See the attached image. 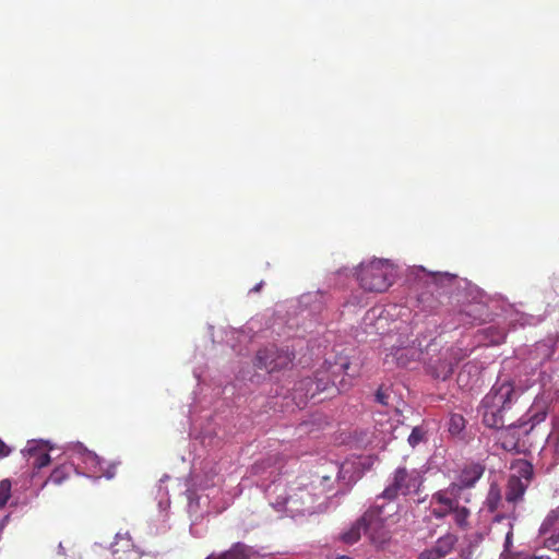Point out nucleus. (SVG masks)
<instances>
[{
    "instance_id": "1",
    "label": "nucleus",
    "mask_w": 559,
    "mask_h": 559,
    "mask_svg": "<svg viewBox=\"0 0 559 559\" xmlns=\"http://www.w3.org/2000/svg\"><path fill=\"white\" fill-rule=\"evenodd\" d=\"M534 325L540 319L519 313L501 296L490 297L466 278L456 276V330H474L473 346H495L507 337L506 323Z\"/></svg>"
},
{
    "instance_id": "2",
    "label": "nucleus",
    "mask_w": 559,
    "mask_h": 559,
    "mask_svg": "<svg viewBox=\"0 0 559 559\" xmlns=\"http://www.w3.org/2000/svg\"><path fill=\"white\" fill-rule=\"evenodd\" d=\"M548 415V404L536 399L516 423L501 428L499 440L507 451L523 452L530 445V436Z\"/></svg>"
},
{
    "instance_id": "3",
    "label": "nucleus",
    "mask_w": 559,
    "mask_h": 559,
    "mask_svg": "<svg viewBox=\"0 0 559 559\" xmlns=\"http://www.w3.org/2000/svg\"><path fill=\"white\" fill-rule=\"evenodd\" d=\"M522 394L520 386L511 381H497L490 391L483 397L479 414L488 428H503L504 415L518 402Z\"/></svg>"
},
{
    "instance_id": "4",
    "label": "nucleus",
    "mask_w": 559,
    "mask_h": 559,
    "mask_svg": "<svg viewBox=\"0 0 559 559\" xmlns=\"http://www.w3.org/2000/svg\"><path fill=\"white\" fill-rule=\"evenodd\" d=\"M397 503L385 504L378 501L371 506L361 516L364 533L368 535L374 545H383L390 538L386 521L397 512Z\"/></svg>"
},
{
    "instance_id": "5",
    "label": "nucleus",
    "mask_w": 559,
    "mask_h": 559,
    "mask_svg": "<svg viewBox=\"0 0 559 559\" xmlns=\"http://www.w3.org/2000/svg\"><path fill=\"white\" fill-rule=\"evenodd\" d=\"M485 469L483 461L473 459L465 460L456 466V526H462L469 514L467 508L457 506L461 499L465 502L469 501V496H465L463 491L474 488Z\"/></svg>"
},
{
    "instance_id": "6",
    "label": "nucleus",
    "mask_w": 559,
    "mask_h": 559,
    "mask_svg": "<svg viewBox=\"0 0 559 559\" xmlns=\"http://www.w3.org/2000/svg\"><path fill=\"white\" fill-rule=\"evenodd\" d=\"M528 360L532 366L539 368L544 385L552 376L559 377V338L547 337L537 342L530 352Z\"/></svg>"
},
{
    "instance_id": "7",
    "label": "nucleus",
    "mask_w": 559,
    "mask_h": 559,
    "mask_svg": "<svg viewBox=\"0 0 559 559\" xmlns=\"http://www.w3.org/2000/svg\"><path fill=\"white\" fill-rule=\"evenodd\" d=\"M421 485V476L416 469L408 471L405 466L397 467L388 479V485L378 501L385 504L396 503L399 496L416 492Z\"/></svg>"
},
{
    "instance_id": "8",
    "label": "nucleus",
    "mask_w": 559,
    "mask_h": 559,
    "mask_svg": "<svg viewBox=\"0 0 559 559\" xmlns=\"http://www.w3.org/2000/svg\"><path fill=\"white\" fill-rule=\"evenodd\" d=\"M316 489L317 487L312 484L294 483L289 486L284 497L278 496L275 504L278 508H285L290 513L304 514L305 512H310L318 498Z\"/></svg>"
},
{
    "instance_id": "9",
    "label": "nucleus",
    "mask_w": 559,
    "mask_h": 559,
    "mask_svg": "<svg viewBox=\"0 0 559 559\" xmlns=\"http://www.w3.org/2000/svg\"><path fill=\"white\" fill-rule=\"evenodd\" d=\"M391 276L390 265L382 260L361 264L358 272L360 286L365 290L372 293L385 292L392 284Z\"/></svg>"
},
{
    "instance_id": "10",
    "label": "nucleus",
    "mask_w": 559,
    "mask_h": 559,
    "mask_svg": "<svg viewBox=\"0 0 559 559\" xmlns=\"http://www.w3.org/2000/svg\"><path fill=\"white\" fill-rule=\"evenodd\" d=\"M295 358L288 349L278 348L275 345L266 346L258 350L254 366L264 369L269 373L287 369Z\"/></svg>"
},
{
    "instance_id": "11",
    "label": "nucleus",
    "mask_w": 559,
    "mask_h": 559,
    "mask_svg": "<svg viewBox=\"0 0 559 559\" xmlns=\"http://www.w3.org/2000/svg\"><path fill=\"white\" fill-rule=\"evenodd\" d=\"M533 476V467L530 463L524 462L519 465L516 474L508 479L504 497L508 503L518 504L523 500V496Z\"/></svg>"
},
{
    "instance_id": "12",
    "label": "nucleus",
    "mask_w": 559,
    "mask_h": 559,
    "mask_svg": "<svg viewBox=\"0 0 559 559\" xmlns=\"http://www.w3.org/2000/svg\"><path fill=\"white\" fill-rule=\"evenodd\" d=\"M70 452L71 463L79 466L82 464L84 475L93 478H100L105 475L103 462L96 453L87 450L82 444L74 445Z\"/></svg>"
},
{
    "instance_id": "13",
    "label": "nucleus",
    "mask_w": 559,
    "mask_h": 559,
    "mask_svg": "<svg viewBox=\"0 0 559 559\" xmlns=\"http://www.w3.org/2000/svg\"><path fill=\"white\" fill-rule=\"evenodd\" d=\"M115 559H139L140 551L135 548L129 534H117L111 544Z\"/></svg>"
},
{
    "instance_id": "14",
    "label": "nucleus",
    "mask_w": 559,
    "mask_h": 559,
    "mask_svg": "<svg viewBox=\"0 0 559 559\" xmlns=\"http://www.w3.org/2000/svg\"><path fill=\"white\" fill-rule=\"evenodd\" d=\"M453 548L454 535L447 534L440 537L433 547L421 551L418 556V559H441L450 554Z\"/></svg>"
},
{
    "instance_id": "15",
    "label": "nucleus",
    "mask_w": 559,
    "mask_h": 559,
    "mask_svg": "<svg viewBox=\"0 0 559 559\" xmlns=\"http://www.w3.org/2000/svg\"><path fill=\"white\" fill-rule=\"evenodd\" d=\"M254 554L252 547L243 543H235L228 550L211 554L205 559H251Z\"/></svg>"
},
{
    "instance_id": "16",
    "label": "nucleus",
    "mask_w": 559,
    "mask_h": 559,
    "mask_svg": "<svg viewBox=\"0 0 559 559\" xmlns=\"http://www.w3.org/2000/svg\"><path fill=\"white\" fill-rule=\"evenodd\" d=\"M432 513L442 518L454 510L453 500L443 492H437L431 500Z\"/></svg>"
},
{
    "instance_id": "17",
    "label": "nucleus",
    "mask_w": 559,
    "mask_h": 559,
    "mask_svg": "<svg viewBox=\"0 0 559 559\" xmlns=\"http://www.w3.org/2000/svg\"><path fill=\"white\" fill-rule=\"evenodd\" d=\"M76 472V467L73 463H63L53 468L45 485L51 483L56 486L63 484L71 475Z\"/></svg>"
},
{
    "instance_id": "18",
    "label": "nucleus",
    "mask_w": 559,
    "mask_h": 559,
    "mask_svg": "<svg viewBox=\"0 0 559 559\" xmlns=\"http://www.w3.org/2000/svg\"><path fill=\"white\" fill-rule=\"evenodd\" d=\"M484 534L478 531H473L464 537V542L461 545L460 555L464 559H468L474 550L479 546L483 542Z\"/></svg>"
},
{
    "instance_id": "19",
    "label": "nucleus",
    "mask_w": 559,
    "mask_h": 559,
    "mask_svg": "<svg viewBox=\"0 0 559 559\" xmlns=\"http://www.w3.org/2000/svg\"><path fill=\"white\" fill-rule=\"evenodd\" d=\"M321 372H318L314 379L307 378L300 381V388H307L310 397H314L316 394L328 390L330 380L320 377Z\"/></svg>"
},
{
    "instance_id": "20",
    "label": "nucleus",
    "mask_w": 559,
    "mask_h": 559,
    "mask_svg": "<svg viewBox=\"0 0 559 559\" xmlns=\"http://www.w3.org/2000/svg\"><path fill=\"white\" fill-rule=\"evenodd\" d=\"M559 520V509L551 510L543 523L540 524V527L538 530V538L545 535H548L549 533L554 532L555 530H558L557 522Z\"/></svg>"
},
{
    "instance_id": "21",
    "label": "nucleus",
    "mask_w": 559,
    "mask_h": 559,
    "mask_svg": "<svg viewBox=\"0 0 559 559\" xmlns=\"http://www.w3.org/2000/svg\"><path fill=\"white\" fill-rule=\"evenodd\" d=\"M361 532H364V523L360 518L348 531L342 534V540L349 545L355 544L359 540Z\"/></svg>"
},
{
    "instance_id": "22",
    "label": "nucleus",
    "mask_w": 559,
    "mask_h": 559,
    "mask_svg": "<svg viewBox=\"0 0 559 559\" xmlns=\"http://www.w3.org/2000/svg\"><path fill=\"white\" fill-rule=\"evenodd\" d=\"M28 453L34 457L33 466L35 468H43L50 463V455L46 451H39L36 448H28Z\"/></svg>"
},
{
    "instance_id": "23",
    "label": "nucleus",
    "mask_w": 559,
    "mask_h": 559,
    "mask_svg": "<svg viewBox=\"0 0 559 559\" xmlns=\"http://www.w3.org/2000/svg\"><path fill=\"white\" fill-rule=\"evenodd\" d=\"M543 546L551 551L559 554V527L548 535L538 538Z\"/></svg>"
},
{
    "instance_id": "24",
    "label": "nucleus",
    "mask_w": 559,
    "mask_h": 559,
    "mask_svg": "<svg viewBox=\"0 0 559 559\" xmlns=\"http://www.w3.org/2000/svg\"><path fill=\"white\" fill-rule=\"evenodd\" d=\"M456 443L460 440H464L465 442H468L469 439H474L475 433L472 432V430L466 431L465 430V419L462 416L456 415Z\"/></svg>"
},
{
    "instance_id": "25",
    "label": "nucleus",
    "mask_w": 559,
    "mask_h": 559,
    "mask_svg": "<svg viewBox=\"0 0 559 559\" xmlns=\"http://www.w3.org/2000/svg\"><path fill=\"white\" fill-rule=\"evenodd\" d=\"M487 506L488 508L493 511L497 509L498 504L501 501V493L500 489L496 484H491L488 495H487Z\"/></svg>"
},
{
    "instance_id": "26",
    "label": "nucleus",
    "mask_w": 559,
    "mask_h": 559,
    "mask_svg": "<svg viewBox=\"0 0 559 559\" xmlns=\"http://www.w3.org/2000/svg\"><path fill=\"white\" fill-rule=\"evenodd\" d=\"M11 497V481L3 479L0 481V508H3Z\"/></svg>"
},
{
    "instance_id": "27",
    "label": "nucleus",
    "mask_w": 559,
    "mask_h": 559,
    "mask_svg": "<svg viewBox=\"0 0 559 559\" xmlns=\"http://www.w3.org/2000/svg\"><path fill=\"white\" fill-rule=\"evenodd\" d=\"M426 431L423 427L416 426L413 428L409 437H408V443L415 448L417 444H419L424 438H425Z\"/></svg>"
},
{
    "instance_id": "28",
    "label": "nucleus",
    "mask_w": 559,
    "mask_h": 559,
    "mask_svg": "<svg viewBox=\"0 0 559 559\" xmlns=\"http://www.w3.org/2000/svg\"><path fill=\"white\" fill-rule=\"evenodd\" d=\"M453 372V365L451 362L441 365L435 368L433 376L438 379L447 380Z\"/></svg>"
},
{
    "instance_id": "29",
    "label": "nucleus",
    "mask_w": 559,
    "mask_h": 559,
    "mask_svg": "<svg viewBox=\"0 0 559 559\" xmlns=\"http://www.w3.org/2000/svg\"><path fill=\"white\" fill-rule=\"evenodd\" d=\"M408 353H411V357H414L416 354V350L413 349H406V348H397L394 353V356L396 358V361L401 366H406L408 362Z\"/></svg>"
},
{
    "instance_id": "30",
    "label": "nucleus",
    "mask_w": 559,
    "mask_h": 559,
    "mask_svg": "<svg viewBox=\"0 0 559 559\" xmlns=\"http://www.w3.org/2000/svg\"><path fill=\"white\" fill-rule=\"evenodd\" d=\"M273 460L266 459L261 462H257L252 465L251 471L254 475H262L265 473L266 468L271 467Z\"/></svg>"
},
{
    "instance_id": "31",
    "label": "nucleus",
    "mask_w": 559,
    "mask_h": 559,
    "mask_svg": "<svg viewBox=\"0 0 559 559\" xmlns=\"http://www.w3.org/2000/svg\"><path fill=\"white\" fill-rule=\"evenodd\" d=\"M418 302L423 305L424 309H433L435 308V300L432 297V293L424 292L421 293L418 298Z\"/></svg>"
},
{
    "instance_id": "32",
    "label": "nucleus",
    "mask_w": 559,
    "mask_h": 559,
    "mask_svg": "<svg viewBox=\"0 0 559 559\" xmlns=\"http://www.w3.org/2000/svg\"><path fill=\"white\" fill-rule=\"evenodd\" d=\"M333 483H334V480L332 479L331 476H328V475L321 476L320 486L322 487V489L318 492V496L322 495V493L330 492L333 488Z\"/></svg>"
},
{
    "instance_id": "33",
    "label": "nucleus",
    "mask_w": 559,
    "mask_h": 559,
    "mask_svg": "<svg viewBox=\"0 0 559 559\" xmlns=\"http://www.w3.org/2000/svg\"><path fill=\"white\" fill-rule=\"evenodd\" d=\"M512 537H513V533H512V526H510V530L508 531L507 535H506V539H504V544H503V554L509 551L510 548L512 547Z\"/></svg>"
},
{
    "instance_id": "34",
    "label": "nucleus",
    "mask_w": 559,
    "mask_h": 559,
    "mask_svg": "<svg viewBox=\"0 0 559 559\" xmlns=\"http://www.w3.org/2000/svg\"><path fill=\"white\" fill-rule=\"evenodd\" d=\"M388 395L382 391L380 388L376 393V401L380 404L386 405L388 404Z\"/></svg>"
},
{
    "instance_id": "35",
    "label": "nucleus",
    "mask_w": 559,
    "mask_h": 559,
    "mask_svg": "<svg viewBox=\"0 0 559 559\" xmlns=\"http://www.w3.org/2000/svg\"><path fill=\"white\" fill-rule=\"evenodd\" d=\"M11 449L0 439V459L8 456Z\"/></svg>"
},
{
    "instance_id": "36",
    "label": "nucleus",
    "mask_w": 559,
    "mask_h": 559,
    "mask_svg": "<svg viewBox=\"0 0 559 559\" xmlns=\"http://www.w3.org/2000/svg\"><path fill=\"white\" fill-rule=\"evenodd\" d=\"M439 275H440V273H431V274H430V277H431V280L433 281V283H436V281H437V278H438V276H439Z\"/></svg>"
},
{
    "instance_id": "37",
    "label": "nucleus",
    "mask_w": 559,
    "mask_h": 559,
    "mask_svg": "<svg viewBox=\"0 0 559 559\" xmlns=\"http://www.w3.org/2000/svg\"><path fill=\"white\" fill-rule=\"evenodd\" d=\"M342 369L345 371V373H347V374H348L349 364H347V362H346V364H343V365H342Z\"/></svg>"
},
{
    "instance_id": "38",
    "label": "nucleus",
    "mask_w": 559,
    "mask_h": 559,
    "mask_svg": "<svg viewBox=\"0 0 559 559\" xmlns=\"http://www.w3.org/2000/svg\"><path fill=\"white\" fill-rule=\"evenodd\" d=\"M261 286H262V283H260V284H258L257 286H254L252 290H253V292H259V290H260V288H261Z\"/></svg>"
},
{
    "instance_id": "39",
    "label": "nucleus",
    "mask_w": 559,
    "mask_h": 559,
    "mask_svg": "<svg viewBox=\"0 0 559 559\" xmlns=\"http://www.w3.org/2000/svg\"><path fill=\"white\" fill-rule=\"evenodd\" d=\"M337 559H353V558L347 557V556H342V557H340V558H337Z\"/></svg>"
},
{
    "instance_id": "40",
    "label": "nucleus",
    "mask_w": 559,
    "mask_h": 559,
    "mask_svg": "<svg viewBox=\"0 0 559 559\" xmlns=\"http://www.w3.org/2000/svg\"><path fill=\"white\" fill-rule=\"evenodd\" d=\"M449 431H450V432L452 431V418L450 419V427H449Z\"/></svg>"
},
{
    "instance_id": "41",
    "label": "nucleus",
    "mask_w": 559,
    "mask_h": 559,
    "mask_svg": "<svg viewBox=\"0 0 559 559\" xmlns=\"http://www.w3.org/2000/svg\"><path fill=\"white\" fill-rule=\"evenodd\" d=\"M461 377H462V372H460V373H459V377H457V379H456V382H460Z\"/></svg>"
},
{
    "instance_id": "42",
    "label": "nucleus",
    "mask_w": 559,
    "mask_h": 559,
    "mask_svg": "<svg viewBox=\"0 0 559 559\" xmlns=\"http://www.w3.org/2000/svg\"><path fill=\"white\" fill-rule=\"evenodd\" d=\"M444 275H445L447 277H449V278H452V277H453V275H451V274H449V273H444Z\"/></svg>"
}]
</instances>
